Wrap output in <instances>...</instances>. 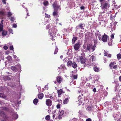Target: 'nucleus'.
I'll list each match as a JSON object with an SVG mask.
<instances>
[{
  "instance_id": "nucleus-1",
  "label": "nucleus",
  "mask_w": 121,
  "mask_h": 121,
  "mask_svg": "<svg viewBox=\"0 0 121 121\" xmlns=\"http://www.w3.org/2000/svg\"><path fill=\"white\" fill-rule=\"evenodd\" d=\"M95 45L92 46L91 44H87V45L85 47H84V48L86 52L89 51L90 52H92L95 50Z\"/></svg>"
},
{
  "instance_id": "nucleus-2",
  "label": "nucleus",
  "mask_w": 121,
  "mask_h": 121,
  "mask_svg": "<svg viewBox=\"0 0 121 121\" xmlns=\"http://www.w3.org/2000/svg\"><path fill=\"white\" fill-rule=\"evenodd\" d=\"M20 65H17L14 66H12L11 67V69L13 71L16 72L19 69H21Z\"/></svg>"
},
{
  "instance_id": "nucleus-3",
  "label": "nucleus",
  "mask_w": 121,
  "mask_h": 121,
  "mask_svg": "<svg viewBox=\"0 0 121 121\" xmlns=\"http://www.w3.org/2000/svg\"><path fill=\"white\" fill-rule=\"evenodd\" d=\"M100 2L101 3L102 8L103 9H105L106 8V2L104 3V1L105 0H99Z\"/></svg>"
},
{
  "instance_id": "nucleus-4",
  "label": "nucleus",
  "mask_w": 121,
  "mask_h": 121,
  "mask_svg": "<svg viewBox=\"0 0 121 121\" xmlns=\"http://www.w3.org/2000/svg\"><path fill=\"white\" fill-rule=\"evenodd\" d=\"M112 41V40L106 35V42H108V44L109 46L112 45L111 42Z\"/></svg>"
},
{
  "instance_id": "nucleus-5",
  "label": "nucleus",
  "mask_w": 121,
  "mask_h": 121,
  "mask_svg": "<svg viewBox=\"0 0 121 121\" xmlns=\"http://www.w3.org/2000/svg\"><path fill=\"white\" fill-rule=\"evenodd\" d=\"M80 43L78 42L76 43L74 45V48L75 50H77L80 47Z\"/></svg>"
},
{
  "instance_id": "nucleus-6",
  "label": "nucleus",
  "mask_w": 121,
  "mask_h": 121,
  "mask_svg": "<svg viewBox=\"0 0 121 121\" xmlns=\"http://www.w3.org/2000/svg\"><path fill=\"white\" fill-rule=\"evenodd\" d=\"M52 6L53 8H54V10H57L58 9V8H59L60 9V6L58 5V4L56 3H54L53 4Z\"/></svg>"
},
{
  "instance_id": "nucleus-7",
  "label": "nucleus",
  "mask_w": 121,
  "mask_h": 121,
  "mask_svg": "<svg viewBox=\"0 0 121 121\" xmlns=\"http://www.w3.org/2000/svg\"><path fill=\"white\" fill-rule=\"evenodd\" d=\"M52 101L50 99H48L46 101V104L48 106H51L52 104Z\"/></svg>"
},
{
  "instance_id": "nucleus-8",
  "label": "nucleus",
  "mask_w": 121,
  "mask_h": 121,
  "mask_svg": "<svg viewBox=\"0 0 121 121\" xmlns=\"http://www.w3.org/2000/svg\"><path fill=\"white\" fill-rule=\"evenodd\" d=\"M5 16V13L3 11H0V18L4 19Z\"/></svg>"
},
{
  "instance_id": "nucleus-9",
  "label": "nucleus",
  "mask_w": 121,
  "mask_h": 121,
  "mask_svg": "<svg viewBox=\"0 0 121 121\" xmlns=\"http://www.w3.org/2000/svg\"><path fill=\"white\" fill-rule=\"evenodd\" d=\"M98 37L99 40L101 39L103 42H106V35L105 34V33H104V35H103L102 38H101L100 37H99V36Z\"/></svg>"
},
{
  "instance_id": "nucleus-10",
  "label": "nucleus",
  "mask_w": 121,
  "mask_h": 121,
  "mask_svg": "<svg viewBox=\"0 0 121 121\" xmlns=\"http://www.w3.org/2000/svg\"><path fill=\"white\" fill-rule=\"evenodd\" d=\"M79 59L80 62L82 64H84L85 62V59L82 56H80L79 57Z\"/></svg>"
},
{
  "instance_id": "nucleus-11",
  "label": "nucleus",
  "mask_w": 121,
  "mask_h": 121,
  "mask_svg": "<svg viewBox=\"0 0 121 121\" xmlns=\"http://www.w3.org/2000/svg\"><path fill=\"white\" fill-rule=\"evenodd\" d=\"M109 5L108 3H106V11L108 14L110 13L111 12V10L109 8Z\"/></svg>"
},
{
  "instance_id": "nucleus-12",
  "label": "nucleus",
  "mask_w": 121,
  "mask_h": 121,
  "mask_svg": "<svg viewBox=\"0 0 121 121\" xmlns=\"http://www.w3.org/2000/svg\"><path fill=\"white\" fill-rule=\"evenodd\" d=\"M96 58L94 56H92L91 57L90 59H89V60H90V62L91 63H92L93 61L95 60Z\"/></svg>"
},
{
  "instance_id": "nucleus-13",
  "label": "nucleus",
  "mask_w": 121,
  "mask_h": 121,
  "mask_svg": "<svg viewBox=\"0 0 121 121\" xmlns=\"http://www.w3.org/2000/svg\"><path fill=\"white\" fill-rule=\"evenodd\" d=\"M112 5L113 6H114L117 9H118L120 7L116 3L115 0L113 1Z\"/></svg>"
},
{
  "instance_id": "nucleus-14",
  "label": "nucleus",
  "mask_w": 121,
  "mask_h": 121,
  "mask_svg": "<svg viewBox=\"0 0 121 121\" xmlns=\"http://www.w3.org/2000/svg\"><path fill=\"white\" fill-rule=\"evenodd\" d=\"M63 92V91L61 89L57 90V92L58 93L59 97L60 96V95Z\"/></svg>"
},
{
  "instance_id": "nucleus-15",
  "label": "nucleus",
  "mask_w": 121,
  "mask_h": 121,
  "mask_svg": "<svg viewBox=\"0 0 121 121\" xmlns=\"http://www.w3.org/2000/svg\"><path fill=\"white\" fill-rule=\"evenodd\" d=\"M62 80V78L60 76H58L57 77V82L60 83L61 82Z\"/></svg>"
},
{
  "instance_id": "nucleus-16",
  "label": "nucleus",
  "mask_w": 121,
  "mask_h": 121,
  "mask_svg": "<svg viewBox=\"0 0 121 121\" xmlns=\"http://www.w3.org/2000/svg\"><path fill=\"white\" fill-rule=\"evenodd\" d=\"M3 116L4 119L8 120L9 118V117L5 113H4Z\"/></svg>"
},
{
  "instance_id": "nucleus-17",
  "label": "nucleus",
  "mask_w": 121,
  "mask_h": 121,
  "mask_svg": "<svg viewBox=\"0 0 121 121\" xmlns=\"http://www.w3.org/2000/svg\"><path fill=\"white\" fill-rule=\"evenodd\" d=\"M4 20H2L1 21V23H0V32L2 31L3 29V23Z\"/></svg>"
},
{
  "instance_id": "nucleus-18",
  "label": "nucleus",
  "mask_w": 121,
  "mask_h": 121,
  "mask_svg": "<svg viewBox=\"0 0 121 121\" xmlns=\"http://www.w3.org/2000/svg\"><path fill=\"white\" fill-rule=\"evenodd\" d=\"M43 95L42 93H40L38 95V97L39 99H42L43 97Z\"/></svg>"
},
{
  "instance_id": "nucleus-19",
  "label": "nucleus",
  "mask_w": 121,
  "mask_h": 121,
  "mask_svg": "<svg viewBox=\"0 0 121 121\" xmlns=\"http://www.w3.org/2000/svg\"><path fill=\"white\" fill-rule=\"evenodd\" d=\"M116 63L115 62H113L111 63L110 65L109 66L111 69H112L113 67L115 65Z\"/></svg>"
},
{
  "instance_id": "nucleus-20",
  "label": "nucleus",
  "mask_w": 121,
  "mask_h": 121,
  "mask_svg": "<svg viewBox=\"0 0 121 121\" xmlns=\"http://www.w3.org/2000/svg\"><path fill=\"white\" fill-rule=\"evenodd\" d=\"M7 60L9 62H12V57L10 56H8L7 57Z\"/></svg>"
},
{
  "instance_id": "nucleus-21",
  "label": "nucleus",
  "mask_w": 121,
  "mask_h": 121,
  "mask_svg": "<svg viewBox=\"0 0 121 121\" xmlns=\"http://www.w3.org/2000/svg\"><path fill=\"white\" fill-rule=\"evenodd\" d=\"M77 39V37H73L72 40V43L73 44H74L75 41Z\"/></svg>"
},
{
  "instance_id": "nucleus-22",
  "label": "nucleus",
  "mask_w": 121,
  "mask_h": 121,
  "mask_svg": "<svg viewBox=\"0 0 121 121\" xmlns=\"http://www.w3.org/2000/svg\"><path fill=\"white\" fill-rule=\"evenodd\" d=\"M72 66L74 68H75L77 67V65L76 63L74 62L72 63Z\"/></svg>"
},
{
  "instance_id": "nucleus-23",
  "label": "nucleus",
  "mask_w": 121,
  "mask_h": 121,
  "mask_svg": "<svg viewBox=\"0 0 121 121\" xmlns=\"http://www.w3.org/2000/svg\"><path fill=\"white\" fill-rule=\"evenodd\" d=\"M0 97L3 98H6V97L4 94L0 93Z\"/></svg>"
},
{
  "instance_id": "nucleus-24",
  "label": "nucleus",
  "mask_w": 121,
  "mask_h": 121,
  "mask_svg": "<svg viewBox=\"0 0 121 121\" xmlns=\"http://www.w3.org/2000/svg\"><path fill=\"white\" fill-rule=\"evenodd\" d=\"M72 62L71 60L69 61L67 63V65L68 66H69L72 65Z\"/></svg>"
},
{
  "instance_id": "nucleus-25",
  "label": "nucleus",
  "mask_w": 121,
  "mask_h": 121,
  "mask_svg": "<svg viewBox=\"0 0 121 121\" xmlns=\"http://www.w3.org/2000/svg\"><path fill=\"white\" fill-rule=\"evenodd\" d=\"M12 115L13 117L15 119H17L18 117V115L15 113L14 114H13Z\"/></svg>"
},
{
  "instance_id": "nucleus-26",
  "label": "nucleus",
  "mask_w": 121,
  "mask_h": 121,
  "mask_svg": "<svg viewBox=\"0 0 121 121\" xmlns=\"http://www.w3.org/2000/svg\"><path fill=\"white\" fill-rule=\"evenodd\" d=\"M64 111L63 110H61L59 111V115L60 116H62L64 113Z\"/></svg>"
},
{
  "instance_id": "nucleus-27",
  "label": "nucleus",
  "mask_w": 121,
  "mask_h": 121,
  "mask_svg": "<svg viewBox=\"0 0 121 121\" xmlns=\"http://www.w3.org/2000/svg\"><path fill=\"white\" fill-rule=\"evenodd\" d=\"M83 25L84 26L85 25L84 24H81L78 25V26L81 28L82 29H84L83 28Z\"/></svg>"
},
{
  "instance_id": "nucleus-28",
  "label": "nucleus",
  "mask_w": 121,
  "mask_h": 121,
  "mask_svg": "<svg viewBox=\"0 0 121 121\" xmlns=\"http://www.w3.org/2000/svg\"><path fill=\"white\" fill-rule=\"evenodd\" d=\"M38 102V99H35L33 100V103L34 104H36Z\"/></svg>"
},
{
  "instance_id": "nucleus-29",
  "label": "nucleus",
  "mask_w": 121,
  "mask_h": 121,
  "mask_svg": "<svg viewBox=\"0 0 121 121\" xmlns=\"http://www.w3.org/2000/svg\"><path fill=\"white\" fill-rule=\"evenodd\" d=\"M94 71L95 72H98L99 71V68L94 66Z\"/></svg>"
},
{
  "instance_id": "nucleus-30",
  "label": "nucleus",
  "mask_w": 121,
  "mask_h": 121,
  "mask_svg": "<svg viewBox=\"0 0 121 121\" xmlns=\"http://www.w3.org/2000/svg\"><path fill=\"white\" fill-rule=\"evenodd\" d=\"M7 34V32L5 30L3 31L2 32V34L3 35L5 36Z\"/></svg>"
},
{
  "instance_id": "nucleus-31",
  "label": "nucleus",
  "mask_w": 121,
  "mask_h": 121,
  "mask_svg": "<svg viewBox=\"0 0 121 121\" xmlns=\"http://www.w3.org/2000/svg\"><path fill=\"white\" fill-rule=\"evenodd\" d=\"M68 98L65 99L63 101V103L64 104H66L68 101Z\"/></svg>"
},
{
  "instance_id": "nucleus-32",
  "label": "nucleus",
  "mask_w": 121,
  "mask_h": 121,
  "mask_svg": "<svg viewBox=\"0 0 121 121\" xmlns=\"http://www.w3.org/2000/svg\"><path fill=\"white\" fill-rule=\"evenodd\" d=\"M50 116L48 115L46 116L45 118V119L47 120H49L50 119Z\"/></svg>"
},
{
  "instance_id": "nucleus-33",
  "label": "nucleus",
  "mask_w": 121,
  "mask_h": 121,
  "mask_svg": "<svg viewBox=\"0 0 121 121\" xmlns=\"http://www.w3.org/2000/svg\"><path fill=\"white\" fill-rule=\"evenodd\" d=\"M43 4L44 6H47L48 5V2L47 1H45L43 2Z\"/></svg>"
},
{
  "instance_id": "nucleus-34",
  "label": "nucleus",
  "mask_w": 121,
  "mask_h": 121,
  "mask_svg": "<svg viewBox=\"0 0 121 121\" xmlns=\"http://www.w3.org/2000/svg\"><path fill=\"white\" fill-rule=\"evenodd\" d=\"M56 12L57 10H55V11L53 13V15L54 16H55L57 15V13Z\"/></svg>"
},
{
  "instance_id": "nucleus-35",
  "label": "nucleus",
  "mask_w": 121,
  "mask_h": 121,
  "mask_svg": "<svg viewBox=\"0 0 121 121\" xmlns=\"http://www.w3.org/2000/svg\"><path fill=\"white\" fill-rule=\"evenodd\" d=\"M4 113L3 111H0V116H3Z\"/></svg>"
},
{
  "instance_id": "nucleus-36",
  "label": "nucleus",
  "mask_w": 121,
  "mask_h": 121,
  "mask_svg": "<svg viewBox=\"0 0 121 121\" xmlns=\"http://www.w3.org/2000/svg\"><path fill=\"white\" fill-rule=\"evenodd\" d=\"M10 19V20L13 22L14 20H15V18L14 17H11V18H9Z\"/></svg>"
},
{
  "instance_id": "nucleus-37",
  "label": "nucleus",
  "mask_w": 121,
  "mask_h": 121,
  "mask_svg": "<svg viewBox=\"0 0 121 121\" xmlns=\"http://www.w3.org/2000/svg\"><path fill=\"white\" fill-rule=\"evenodd\" d=\"M117 58L118 59L121 58V55L120 54H118L117 55Z\"/></svg>"
},
{
  "instance_id": "nucleus-38",
  "label": "nucleus",
  "mask_w": 121,
  "mask_h": 121,
  "mask_svg": "<svg viewBox=\"0 0 121 121\" xmlns=\"http://www.w3.org/2000/svg\"><path fill=\"white\" fill-rule=\"evenodd\" d=\"M58 48H56L55 51L54 52V54H56L58 52Z\"/></svg>"
},
{
  "instance_id": "nucleus-39",
  "label": "nucleus",
  "mask_w": 121,
  "mask_h": 121,
  "mask_svg": "<svg viewBox=\"0 0 121 121\" xmlns=\"http://www.w3.org/2000/svg\"><path fill=\"white\" fill-rule=\"evenodd\" d=\"M2 108L3 110L7 111L8 110V108L5 107H3Z\"/></svg>"
},
{
  "instance_id": "nucleus-40",
  "label": "nucleus",
  "mask_w": 121,
  "mask_h": 121,
  "mask_svg": "<svg viewBox=\"0 0 121 121\" xmlns=\"http://www.w3.org/2000/svg\"><path fill=\"white\" fill-rule=\"evenodd\" d=\"M106 56H107L108 57L110 58L111 56V55L110 54L106 53Z\"/></svg>"
},
{
  "instance_id": "nucleus-41",
  "label": "nucleus",
  "mask_w": 121,
  "mask_h": 121,
  "mask_svg": "<svg viewBox=\"0 0 121 121\" xmlns=\"http://www.w3.org/2000/svg\"><path fill=\"white\" fill-rule=\"evenodd\" d=\"M12 15V14L11 13L9 12L8 13V17H9L11 16Z\"/></svg>"
},
{
  "instance_id": "nucleus-42",
  "label": "nucleus",
  "mask_w": 121,
  "mask_h": 121,
  "mask_svg": "<svg viewBox=\"0 0 121 121\" xmlns=\"http://www.w3.org/2000/svg\"><path fill=\"white\" fill-rule=\"evenodd\" d=\"M87 110L88 111H90L91 110V108L89 106H88L87 107Z\"/></svg>"
},
{
  "instance_id": "nucleus-43",
  "label": "nucleus",
  "mask_w": 121,
  "mask_h": 121,
  "mask_svg": "<svg viewBox=\"0 0 121 121\" xmlns=\"http://www.w3.org/2000/svg\"><path fill=\"white\" fill-rule=\"evenodd\" d=\"M113 67L114 69H117V65H115Z\"/></svg>"
},
{
  "instance_id": "nucleus-44",
  "label": "nucleus",
  "mask_w": 121,
  "mask_h": 121,
  "mask_svg": "<svg viewBox=\"0 0 121 121\" xmlns=\"http://www.w3.org/2000/svg\"><path fill=\"white\" fill-rule=\"evenodd\" d=\"M9 48L10 50H13V46H10Z\"/></svg>"
},
{
  "instance_id": "nucleus-45",
  "label": "nucleus",
  "mask_w": 121,
  "mask_h": 121,
  "mask_svg": "<svg viewBox=\"0 0 121 121\" xmlns=\"http://www.w3.org/2000/svg\"><path fill=\"white\" fill-rule=\"evenodd\" d=\"M58 68L59 69H62L64 68V66L62 65L60 66L59 67H58Z\"/></svg>"
},
{
  "instance_id": "nucleus-46",
  "label": "nucleus",
  "mask_w": 121,
  "mask_h": 121,
  "mask_svg": "<svg viewBox=\"0 0 121 121\" xmlns=\"http://www.w3.org/2000/svg\"><path fill=\"white\" fill-rule=\"evenodd\" d=\"M8 47L7 46H5L4 47V48L5 50H7L8 49Z\"/></svg>"
},
{
  "instance_id": "nucleus-47",
  "label": "nucleus",
  "mask_w": 121,
  "mask_h": 121,
  "mask_svg": "<svg viewBox=\"0 0 121 121\" xmlns=\"http://www.w3.org/2000/svg\"><path fill=\"white\" fill-rule=\"evenodd\" d=\"M13 26L14 28H16L17 27V25L15 24H13Z\"/></svg>"
},
{
  "instance_id": "nucleus-48",
  "label": "nucleus",
  "mask_w": 121,
  "mask_h": 121,
  "mask_svg": "<svg viewBox=\"0 0 121 121\" xmlns=\"http://www.w3.org/2000/svg\"><path fill=\"white\" fill-rule=\"evenodd\" d=\"M77 76L76 75H74L73 76V78L74 79H76L77 78Z\"/></svg>"
},
{
  "instance_id": "nucleus-49",
  "label": "nucleus",
  "mask_w": 121,
  "mask_h": 121,
  "mask_svg": "<svg viewBox=\"0 0 121 121\" xmlns=\"http://www.w3.org/2000/svg\"><path fill=\"white\" fill-rule=\"evenodd\" d=\"M114 35L113 34H112L111 35V39H113L114 38Z\"/></svg>"
},
{
  "instance_id": "nucleus-50",
  "label": "nucleus",
  "mask_w": 121,
  "mask_h": 121,
  "mask_svg": "<svg viewBox=\"0 0 121 121\" xmlns=\"http://www.w3.org/2000/svg\"><path fill=\"white\" fill-rule=\"evenodd\" d=\"M93 91L94 92H96V89L95 88H94L93 90Z\"/></svg>"
},
{
  "instance_id": "nucleus-51",
  "label": "nucleus",
  "mask_w": 121,
  "mask_h": 121,
  "mask_svg": "<svg viewBox=\"0 0 121 121\" xmlns=\"http://www.w3.org/2000/svg\"><path fill=\"white\" fill-rule=\"evenodd\" d=\"M56 107L57 108H59L60 107V104H58L56 106Z\"/></svg>"
},
{
  "instance_id": "nucleus-52",
  "label": "nucleus",
  "mask_w": 121,
  "mask_h": 121,
  "mask_svg": "<svg viewBox=\"0 0 121 121\" xmlns=\"http://www.w3.org/2000/svg\"><path fill=\"white\" fill-rule=\"evenodd\" d=\"M86 121H91V120L90 118H88L86 119Z\"/></svg>"
},
{
  "instance_id": "nucleus-53",
  "label": "nucleus",
  "mask_w": 121,
  "mask_h": 121,
  "mask_svg": "<svg viewBox=\"0 0 121 121\" xmlns=\"http://www.w3.org/2000/svg\"><path fill=\"white\" fill-rule=\"evenodd\" d=\"M62 116H60L59 115V116H58V118L60 119H61L62 118Z\"/></svg>"
},
{
  "instance_id": "nucleus-54",
  "label": "nucleus",
  "mask_w": 121,
  "mask_h": 121,
  "mask_svg": "<svg viewBox=\"0 0 121 121\" xmlns=\"http://www.w3.org/2000/svg\"><path fill=\"white\" fill-rule=\"evenodd\" d=\"M2 2L4 4H6V0H2Z\"/></svg>"
},
{
  "instance_id": "nucleus-55",
  "label": "nucleus",
  "mask_w": 121,
  "mask_h": 121,
  "mask_svg": "<svg viewBox=\"0 0 121 121\" xmlns=\"http://www.w3.org/2000/svg\"><path fill=\"white\" fill-rule=\"evenodd\" d=\"M84 7L83 6H82L80 7V9L82 10L84 9Z\"/></svg>"
},
{
  "instance_id": "nucleus-56",
  "label": "nucleus",
  "mask_w": 121,
  "mask_h": 121,
  "mask_svg": "<svg viewBox=\"0 0 121 121\" xmlns=\"http://www.w3.org/2000/svg\"><path fill=\"white\" fill-rule=\"evenodd\" d=\"M13 56L14 58H16L17 57V56L15 55H14Z\"/></svg>"
},
{
  "instance_id": "nucleus-57",
  "label": "nucleus",
  "mask_w": 121,
  "mask_h": 121,
  "mask_svg": "<svg viewBox=\"0 0 121 121\" xmlns=\"http://www.w3.org/2000/svg\"><path fill=\"white\" fill-rule=\"evenodd\" d=\"M119 80L121 82V76H120L119 78Z\"/></svg>"
},
{
  "instance_id": "nucleus-58",
  "label": "nucleus",
  "mask_w": 121,
  "mask_h": 121,
  "mask_svg": "<svg viewBox=\"0 0 121 121\" xmlns=\"http://www.w3.org/2000/svg\"><path fill=\"white\" fill-rule=\"evenodd\" d=\"M49 28V25H48L46 27V28L47 29H48Z\"/></svg>"
},
{
  "instance_id": "nucleus-59",
  "label": "nucleus",
  "mask_w": 121,
  "mask_h": 121,
  "mask_svg": "<svg viewBox=\"0 0 121 121\" xmlns=\"http://www.w3.org/2000/svg\"><path fill=\"white\" fill-rule=\"evenodd\" d=\"M104 56H106V52H105V50H104Z\"/></svg>"
},
{
  "instance_id": "nucleus-60",
  "label": "nucleus",
  "mask_w": 121,
  "mask_h": 121,
  "mask_svg": "<svg viewBox=\"0 0 121 121\" xmlns=\"http://www.w3.org/2000/svg\"><path fill=\"white\" fill-rule=\"evenodd\" d=\"M63 56L62 55H61L60 56V58L61 59H62L63 58Z\"/></svg>"
},
{
  "instance_id": "nucleus-61",
  "label": "nucleus",
  "mask_w": 121,
  "mask_h": 121,
  "mask_svg": "<svg viewBox=\"0 0 121 121\" xmlns=\"http://www.w3.org/2000/svg\"><path fill=\"white\" fill-rule=\"evenodd\" d=\"M49 98L51 99H53V97L52 96H51L49 97Z\"/></svg>"
},
{
  "instance_id": "nucleus-62",
  "label": "nucleus",
  "mask_w": 121,
  "mask_h": 121,
  "mask_svg": "<svg viewBox=\"0 0 121 121\" xmlns=\"http://www.w3.org/2000/svg\"><path fill=\"white\" fill-rule=\"evenodd\" d=\"M63 41H64V42H65V43L66 42V39H63Z\"/></svg>"
},
{
  "instance_id": "nucleus-63",
  "label": "nucleus",
  "mask_w": 121,
  "mask_h": 121,
  "mask_svg": "<svg viewBox=\"0 0 121 121\" xmlns=\"http://www.w3.org/2000/svg\"><path fill=\"white\" fill-rule=\"evenodd\" d=\"M55 114L53 116V118H54V117H55Z\"/></svg>"
},
{
  "instance_id": "nucleus-64",
  "label": "nucleus",
  "mask_w": 121,
  "mask_h": 121,
  "mask_svg": "<svg viewBox=\"0 0 121 121\" xmlns=\"http://www.w3.org/2000/svg\"><path fill=\"white\" fill-rule=\"evenodd\" d=\"M1 121H6V120H5V119H4V120H1Z\"/></svg>"
}]
</instances>
